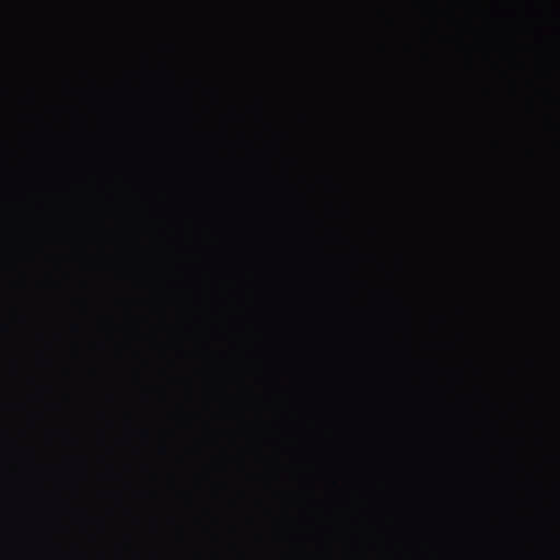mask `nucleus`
<instances>
[{"label": "nucleus", "mask_w": 560, "mask_h": 560, "mask_svg": "<svg viewBox=\"0 0 560 560\" xmlns=\"http://www.w3.org/2000/svg\"><path fill=\"white\" fill-rule=\"evenodd\" d=\"M360 389V377L358 373H352L350 377L345 382L342 386V393L345 395L351 396L358 393Z\"/></svg>", "instance_id": "nucleus-1"}, {"label": "nucleus", "mask_w": 560, "mask_h": 560, "mask_svg": "<svg viewBox=\"0 0 560 560\" xmlns=\"http://www.w3.org/2000/svg\"><path fill=\"white\" fill-rule=\"evenodd\" d=\"M409 276H410V280L412 281V283H413V284H415V283L418 281V279H419V272H418V270H416V269L411 270Z\"/></svg>", "instance_id": "nucleus-2"}, {"label": "nucleus", "mask_w": 560, "mask_h": 560, "mask_svg": "<svg viewBox=\"0 0 560 560\" xmlns=\"http://www.w3.org/2000/svg\"><path fill=\"white\" fill-rule=\"evenodd\" d=\"M410 389H411V392H412L413 394H418V393H419V388H418V387H416V386H413V385H411V386H410Z\"/></svg>", "instance_id": "nucleus-3"}, {"label": "nucleus", "mask_w": 560, "mask_h": 560, "mask_svg": "<svg viewBox=\"0 0 560 560\" xmlns=\"http://www.w3.org/2000/svg\"><path fill=\"white\" fill-rule=\"evenodd\" d=\"M408 318H409V325L411 326V320H412V312H411V310H409V312H408Z\"/></svg>", "instance_id": "nucleus-4"}, {"label": "nucleus", "mask_w": 560, "mask_h": 560, "mask_svg": "<svg viewBox=\"0 0 560 560\" xmlns=\"http://www.w3.org/2000/svg\"><path fill=\"white\" fill-rule=\"evenodd\" d=\"M410 248H411V249H415L416 247H415V246H411Z\"/></svg>", "instance_id": "nucleus-5"}]
</instances>
